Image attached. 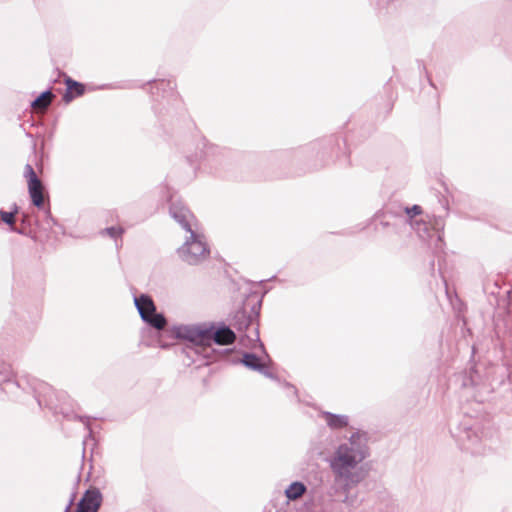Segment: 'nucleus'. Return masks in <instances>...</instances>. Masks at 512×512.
Here are the masks:
<instances>
[{
    "label": "nucleus",
    "instance_id": "nucleus-12",
    "mask_svg": "<svg viewBox=\"0 0 512 512\" xmlns=\"http://www.w3.org/2000/svg\"><path fill=\"white\" fill-rule=\"evenodd\" d=\"M67 84V92L64 94V100L66 102H70L73 98L75 93L77 96H80L84 93V87L82 84L71 80L70 78L66 80Z\"/></svg>",
    "mask_w": 512,
    "mask_h": 512
},
{
    "label": "nucleus",
    "instance_id": "nucleus-3",
    "mask_svg": "<svg viewBox=\"0 0 512 512\" xmlns=\"http://www.w3.org/2000/svg\"><path fill=\"white\" fill-rule=\"evenodd\" d=\"M134 302L143 321L158 330L165 327V317L162 314L156 313L155 305L149 296L141 295L136 297Z\"/></svg>",
    "mask_w": 512,
    "mask_h": 512
},
{
    "label": "nucleus",
    "instance_id": "nucleus-10",
    "mask_svg": "<svg viewBox=\"0 0 512 512\" xmlns=\"http://www.w3.org/2000/svg\"><path fill=\"white\" fill-rule=\"evenodd\" d=\"M324 415L328 426L332 429H340L348 425V417L345 415H336L330 412H326Z\"/></svg>",
    "mask_w": 512,
    "mask_h": 512
},
{
    "label": "nucleus",
    "instance_id": "nucleus-18",
    "mask_svg": "<svg viewBox=\"0 0 512 512\" xmlns=\"http://www.w3.org/2000/svg\"><path fill=\"white\" fill-rule=\"evenodd\" d=\"M105 232L112 238H116L118 236H121L122 233H123V229L118 227H110V228H107L105 229Z\"/></svg>",
    "mask_w": 512,
    "mask_h": 512
},
{
    "label": "nucleus",
    "instance_id": "nucleus-11",
    "mask_svg": "<svg viewBox=\"0 0 512 512\" xmlns=\"http://www.w3.org/2000/svg\"><path fill=\"white\" fill-rule=\"evenodd\" d=\"M306 492V486L302 482H293L285 490V495L289 500H296Z\"/></svg>",
    "mask_w": 512,
    "mask_h": 512
},
{
    "label": "nucleus",
    "instance_id": "nucleus-6",
    "mask_svg": "<svg viewBox=\"0 0 512 512\" xmlns=\"http://www.w3.org/2000/svg\"><path fill=\"white\" fill-rule=\"evenodd\" d=\"M102 502V494L96 488L89 489L85 492L76 512H97Z\"/></svg>",
    "mask_w": 512,
    "mask_h": 512
},
{
    "label": "nucleus",
    "instance_id": "nucleus-8",
    "mask_svg": "<svg viewBox=\"0 0 512 512\" xmlns=\"http://www.w3.org/2000/svg\"><path fill=\"white\" fill-rule=\"evenodd\" d=\"M170 215L173 219H175L186 231L193 230V220L194 216L191 212L182 204L176 203L172 204L170 207Z\"/></svg>",
    "mask_w": 512,
    "mask_h": 512
},
{
    "label": "nucleus",
    "instance_id": "nucleus-5",
    "mask_svg": "<svg viewBox=\"0 0 512 512\" xmlns=\"http://www.w3.org/2000/svg\"><path fill=\"white\" fill-rule=\"evenodd\" d=\"M178 335L198 345L209 344V329L203 326H184L179 329Z\"/></svg>",
    "mask_w": 512,
    "mask_h": 512
},
{
    "label": "nucleus",
    "instance_id": "nucleus-19",
    "mask_svg": "<svg viewBox=\"0 0 512 512\" xmlns=\"http://www.w3.org/2000/svg\"><path fill=\"white\" fill-rule=\"evenodd\" d=\"M421 211H422V210H421V207H420V206H418V205H414V206H413V207H411V208H408V207H407V208H405V212H406V214H407L408 216H410V217H411V215H412V214H413V215H419V214L421 213Z\"/></svg>",
    "mask_w": 512,
    "mask_h": 512
},
{
    "label": "nucleus",
    "instance_id": "nucleus-21",
    "mask_svg": "<svg viewBox=\"0 0 512 512\" xmlns=\"http://www.w3.org/2000/svg\"><path fill=\"white\" fill-rule=\"evenodd\" d=\"M470 448H471V446H470L469 444L465 445V449H467V450H468V449H470Z\"/></svg>",
    "mask_w": 512,
    "mask_h": 512
},
{
    "label": "nucleus",
    "instance_id": "nucleus-1",
    "mask_svg": "<svg viewBox=\"0 0 512 512\" xmlns=\"http://www.w3.org/2000/svg\"><path fill=\"white\" fill-rule=\"evenodd\" d=\"M368 456L367 439L360 432L353 433L334 449L327 463L340 492L348 494L364 480L361 464Z\"/></svg>",
    "mask_w": 512,
    "mask_h": 512
},
{
    "label": "nucleus",
    "instance_id": "nucleus-16",
    "mask_svg": "<svg viewBox=\"0 0 512 512\" xmlns=\"http://www.w3.org/2000/svg\"><path fill=\"white\" fill-rule=\"evenodd\" d=\"M410 225L415 229L421 238H424L422 231L426 232L427 230L426 224L424 222L415 221L414 223L411 222Z\"/></svg>",
    "mask_w": 512,
    "mask_h": 512
},
{
    "label": "nucleus",
    "instance_id": "nucleus-20",
    "mask_svg": "<svg viewBox=\"0 0 512 512\" xmlns=\"http://www.w3.org/2000/svg\"><path fill=\"white\" fill-rule=\"evenodd\" d=\"M467 436H468V439H469V441H470V442L474 443V442H476V441H477V436H474V438H473V439H471V438H470V435H469V433H468V432H467Z\"/></svg>",
    "mask_w": 512,
    "mask_h": 512
},
{
    "label": "nucleus",
    "instance_id": "nucleus-17",
    "mask_svg": "<svg viewBox=\"0 0 512 512\" xmlns=\"http://www.w3.org/2000/svg\"><path fill=\"white\" fill-rule=\"evenodd\" d=\"M39 385V389L41 391H38L36 387H34V390L37 392V400H38V403L41 405V399L40 397L42 396V391H43V396H46L47 392H51V388L48 387L46 384L44 383H38Z\"/></svg>",
    "mask_w": 512,
    "mask_h": 512
},
{
    "label": "nucleus",
    "instance_id": "nucleus-15",
    "mask_svg": "<svg viewBox=\"0 0 512 512\" xmlns=\"http://www.w3.org/2000/svg\"><path fill=\"white\" fill-rule=\"evenodd\" d=\"M13 375L9 364L0 362V381H8Z\"/></svg>",
    "mask_w": 512,
    "mask_h": 512
},
{
    "label": "nucleus",
    "instance_id": "nucleus-4",
    "mask_svg": "<svg viewBox=\"0 0 512 512\" xmlns=\"http://www.w3.org/2000/svg\"><path fill=\"white\" fill-rule=\"evenodd\" d=\"M24 177L27 180L28 192L33 205L39 209L43 208L44 186L30 164H26L24 168Z\"/></svg>",
    "mask_w": 512,
    "mask_h": 512
},
{
    "label": "nucleus",
    "instance_id": "nucleus-7",
    "mask_svg": "<svg viewBox=\"0 0 512 512\" xmlns=\"http://www.w3.org/2000/svg\"><path fill=\"white\" fill-rule=\"evenodd\" d=\"M263 357H259L253 353H244L242 363L249 369L258 371L266 377L273 378V374L269 371L265 363V359L269 356L265 353Z\"/></svg>",
    "mask_w": 512,
    "mask_h": 512
},
{
    "label": "nucleus",
    "instance_id": "nucleus-13",
    "mask_svg": "<svg viewBox=\"0 0 512 512\" xmlns=\"http://www.w3.org/2000/svg\"><path fill=\"white\" fill-rule=\"evenodd\" d=\"M51 99L52 93L50 91H45L32 102V106L34 108L45 109L50 104Z\"/></svg>",
    "mask_w": 512,
    "mask_h": 512
},
{
    "label": "nucleus",
    "instance_id": "nucleus-2",
    "mask_svg": "<svg viewBox=\"0 0 512 512\" xmlns=\"http://www.w3.org/2000/svg\"><path fill=\"white\" fill-rule=\"evenodd\" d=\"M189 239L178 249L179 257L190 265H196L205 260L209 255V249L202 235L196 230H191Z\"/></svg>",
    "mask_w": 512,
    "mask_h": 512
},
{
    "label": "nucleus",
    "instance_id": "nucleus-14",
    "mask_svg": "<svg viewBox=\"0 0 512 512\" xmlns=\"http://www.w3.org/2000/svg\"><path fill=\"white\" fill-rule=\"evenodd\" d=\"M17 207H15V210L12 211V212H6V211H2L0 210V217H1V220L8 224L11 228L12 231H14V216L15 214L17 213Z\"/></svg>",
    "mask_w": 512,
    "mask_h": 512
},
{
    "label": "nucleus",
    "instance_id": "nucleus-9",
    "mask_svg": "<svg viewBox=\"0 0 512 512\" xmlns=\"http://www.w3.org/2000/svg\"><path fill=\"white\" fill-rule=\"evenodd\" d=\"M209 335V344L213 341L219 345H228L232 344L236 338L235 333L228 327H222L218 330H214L213 327L208 328Z\"/></svg>",
    "mask_w": 512,
    "mask_h": 512
}]
</instances>
